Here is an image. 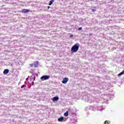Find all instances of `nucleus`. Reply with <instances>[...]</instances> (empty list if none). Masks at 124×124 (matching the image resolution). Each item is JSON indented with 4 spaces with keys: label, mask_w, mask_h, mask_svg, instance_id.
<instances>
[{
    "label": "nucleus",
    "mask_w": 124,
    "mask_h": 124,
    "mask_svg": "<svg viewBox=\"0 0 124 124\" xmlns=\"http://www.w3.org/2000/svg\"><path fill=\"white\" fill-rule=\"evenodd\" d=\"M79 43H77L75 44V45H74L71 49L72 53H76V52H77L78 50H79Z\"/></svg>",
    "instance_id": "1"
},
{
    "label": "nucleus",
    "mask_w": 124,
    "mask_h": 124,
    "mask_svg": "<svg viewBox=\"0 0 124 124\" xmlns=\"http://www.w3.org/2000/svg\"><path fill=\"white\" fill-rule=\"evenodd\" d=\"M50 78V76H43L41 77V80L42 81H45L46 80H48Z\"/></svg>",
    "instance_id": "2"
},
{
    "label": "nucleus",
    "mask_w": 124,
    "mask_h": 124,
    "mask_svg": "<svg viewBox=\"0 0 124 124\" xmlns=\"http://www.w3.org/2000/svg\"><path fill=\"white\" fill-rule=\"evenodd\" d=\"M68 80H69V79L68 78H64L62 81V84H66L67 83V82L68 81Z\"/></svg>",
    "instance_id": "3"
},
{
    "label": "nucleus",
    "mask_w": 124,
    "mask_h": 124,
    "mask_svg": "<svg viewBox=\"0 0 124 124\" xmlns=\"http://www.w3.org/2000/svg\"><path fill=\"white\" fill-rule=\"evenodd\" d=\"M30 11H31L29 9H24L21 11V13H28L30 12Z\"/></svg>",
    "instance_id": "4"
},
{
    "label": "nucleus",
    "mask_w": 124,
    "mask_h": 124,
    "mask_svg": "<svg viewBox=\"0 0 124 124\" xmlns=\"http://www.w3.org/2000/svg\"><path fill=\"white\" fill-rule=\"evenodd\" d=\"M9 73V70L8 69H5L3 71V74H7Z\"/></svg>",
    "instance_id": "5"
},
{
    "label": "nucleus",
    "mask_w": 124,
    "mask_h": 124,
    "mask_svg": "<svg viewBox=\"0 0 124 124\" xmlns=\"http://www.w3.org/2000/svg\"><path fill=\"white\" fill-rule=\"evenodd\" d=\"M52 100L53 101H57V100H59V97L56 96L52 98Z\"/></svg>",
    "instance_id": "6"
},
{
    "label": "nucleus",
    "mask_w": 124,
    "mask_h": 124,
    "mask_svg": "<svg viewBox=\"0 0 124 124\" xmlns=\"http://www.w3.org/2000/svg\"><path fill=\"white\" fill-rule=\"evenodd\" d=\"M63 120H64V118L63 117H60L58 119V122H63Z\"/></svg>",
    "instance_id": "7"
},
{
    "label": "nucleus",
    "mask_w": 124,
    "mask_h": 124,
    "mask_svg": "<svg viewBox=\"0 0 124 124\" xmlns=\"http://www.w3.org/2000/svg\"><path fill=\"white\" fill-rule=\"evenodd\" d=\"M54 1H55L54 0H51L49 1L48 5H52V4H53V2H54Z\"/></svg>",
    "instance_id": "8"
},
{
    "label": "nucleus",
    "mask_w": 124,
    "mask_h": 124,
    "mask_svg": "<svg viewBox=\"0 0 124 124\" xmlns=\"http://www.w3.org/2000/svg\"><path fill=\"white\" fill-rule=\"evenodd\" d=\"M124 70L123 71H122L121 73H120V74H119L118 75V77H120V76H122V75H124Z\"/></svg>",
    "instance_id": "9"
},
{
    "label": "nucleus",
    "mask_w": 124,
    "mask_h": 124,
    "mask_svg": "<svg viewBox=\"0 0 124 124\" xmlns=\"http://www.w3.org/2000/svg\"><path fill=\"white\" fill-rule=\"evenodd\" d=\"M64 116L65 117H67V116H68V111H67L65 112V113H64Z\"/></svg>",
    "instance_id": "10"
},
{
    "label": "nucleus",
    "mask_w": 124,
    "mask_h": 124,
    "mask_svg": "<svg viewBox=\"0 0 124 124\" xmlns=\"http://www.w3.org/2000/svg\"><path fill=\"white\" fill-rule=\"evenodd\" d=\"M105 124H109V123H108V121H106L105 122Z\"/></svg>",
    "instance_id": "11"
},
{
    "label": "nucleus",
    "mask_w": 124,
    "mask_h": 124,
    "mask_svg": "<svg viewBox=\"0 0 124 124\" xmlns=\"http://www.w3.org/2000/svg\"><path fill=\"white\" fill-rule=\"evenodd\" d=\"M37 66H38V65H37V64H34V67H37Z\"/></svg>",
    "instance_id": "12"
},
{
    "label": "nucleus",
    "mask_w": 124,
    "mask_h": 124,
    "mask_svg": "<svg viewBox=\"0 0 124 124\" xmlns=\"http://www.w3.org/2000/svg\"><path fill=\"white\" fill-rule=\"evenodd\" d=\"M81 30H82V27L78 28V31H81Z\"/></svg>",
    "instance_id": "13"
},
{
    "label": "nucleus",
    "mask_w": 124,
    "mask_h": 124,
    "mask_svg": "<svg viewBox=\"0 0 124 124\" xmlns=\"http://www.w3.org/2000/svg\"><path fill=\"white\" fill-rule=\"evenodd\" d=\"M30 66H31V67H32L33 66V65L32 64H30Z\"/></svg>",
    "instance_id": "14"
},
{
    "label": "nucleus",
    "mask_w": 124,
    "mask_h": 124,
    "mask_svg": "<svg viewBox=\"0 0 124 124\" xmlns=\"http://www.w3.org/2000/svg\"><path fill=\"white\" fill-rule=\"evenodd\" d=\"M70 37H73V34H72L70 36Z\"/></svg>",
    "instance_id": "15"
},
{
    "label": "nucleus",
    "mask_w": 124,
    "mask_h": 124,
    "mask_svg": "<svg viewBox=\"0 0 124 124\" xmlns=\"http://www.w3.org/2000/svg\"><path fill=\"white\" fill-rule=\"evenodd\" d=\"M36 64L38 65V61H36Z\"/></svg>",
    "instance_id": "16"
},
{
    "label": "nucleus",
    "mask_w": 124,
    "mask_h": 124,
    "mask_svg": "<svg viewBox=\"0 0 124 124\" xmlns=\"http://www.w3.org/2000/svg\"><path fill=\"white\" fill-rule=\"evenodd\" d=\"M49 8H50V6L47 7V9H49Z\"/></svg>",
    "instance_id": "17"
},
{
    "label": "nucleus",
    "mask_w": 124,
    "mask_h": 124,
    "mask_svg": "<svg viewBox=\"0 0 124 124\" xmlns=\"http://www.w3.org/2000/svg\"><path fill=\"white\" fill-rule=\"evenodd\" d=\"M94 11H93V12H94Z\"/></svg>",
    "instance_id": "18"
},
{
    "label": "nucleus",
    "mask_w": 124,
    "mask_h": 124,
    "mask_svg": "<svg viewBox=\"0 0 124 124\" xmlns=\"http://www.w3.org/2000/svg\"><path fill=\"white\" fill-rule=\"evenodd\" d=\"M21 88H23V86H21Z\"/></svg>",
    "instance_id": "19"
}]
</instances>
